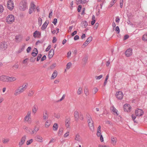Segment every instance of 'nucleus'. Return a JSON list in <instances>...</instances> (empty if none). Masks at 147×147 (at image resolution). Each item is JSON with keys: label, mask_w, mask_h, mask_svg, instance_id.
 Wrapping results in <instances>:
<instances>
[{"label": "nucleus", "mask_w": 147, "mask_h": 147, "mask_svg": "<svg viewBox=\"0 0 147 147\" xmlns=\"http://www.w3.org/2000/svg\"><path fill=\"white\" fill-rule=\"evenodd\" d=\"M87 122L88 126L92 132L94 131V127L93 124V121L92 117L90 115L87 116Z\"/></svg>", "instance_id": "obj_1"}, {"label": "nucleus", "mask_w": 147, "mask_h": 147, "mask_svg": "<svg viewBox=\"0 0 147 147\" xmlns=\"http://www.w3.org/2000/svg\"><path fill=\"white\" fill-rule=\"evenodd\" d=\"M27 3L26 1L24 0H22L20 3L19 6V9L22 11H24L27 8Z\"/></svg>", "instance_id": "obj_2"}, {"label": "nucleus", "mask_w": 147, "mask_h": 147, "mask_svg": "<svg viewBox=\"0 0 147 147\" xmlns=\"http://www.w3.org/2000/svg\"><path fill=\"white\" fill-rule=\"evenodd\" d=\"M14 20L15 17L12 14H9L6 17V21L8 24H11L14 22Z\"/></svg>", "instance_id": "obj_3"}, {"label": "nucleus", "mask_w": 147, "mask_h": 147, "mask_svg": "<svg viewBox=\"0 0 147 147\" xmlns=\"http://www.w3.org/2000/svg\"><path fill=\"white\" fill-rule=\"evenodd\" d=\"M7 7L10 10H13L14 7V4L13 1L11 0H8L7 2Z\"/></svg>", "instance_id": "obj_4"}, {"label": "nucleus", "mask_w": 147, "mask_h": 147, "mask_svg": "<svg viewBox=\"0 0 147 147\" xmlns=\"http://www.w3.org/2000/svg\"><path fill=\"white\" fill-rule=\"evenodd\" d=\"M31 112L30 111L28 112L24 118V121L27 122L28 123L30 124L31 123Z\"/></svg>", "instance_id": "obj_5"}, {"label": "nucleus", "mask_w": 147, "mask_h": 147, "mask_svg": "<svg viewBox=\"0 0 147 147\" xmlns=\"http://www.w3.org/2000/svg\"><path fill=\"white\" fill-rule=\"evenodd\" d=\"M23 129L27 133L32 134H34V131L33 129L26 126H24L23 127Z\"/></svg>", "instance_id": "obj_6"}, {"label": "nucleus", "mask_w": 147, "mask_h": 147, "mask_svg": "<svg viewBox=\"0 0 147 147\" xmlns=\"http://www.w3.org/2000/svg\"><path fill=\"white\" fill-rule=\"evenodd\" d=\"M115 96L118 99L121 100L123 98V94L122 92L121 91H118L116 92Z\"/></svg>", "instance_id": "obj_7"}, {"label": "nucleus", "mask_w": 147, "mask_h": 147, "mask_svg": "<svg viewBox=\"0 0 147 147\" xmlns=\"http://www.w3.org/2000/svg\"><path fill=\"white\" fill-rule=\"evenodd\" d=\"M123 108L125 112H129L131 111V107L130 105L125 104L123 105Z\"/></svg>", "instance_id": "obj_8"}, {"label": "nucleus", "mask_w": 147, "mask_h": 147, "mask_svg": "<svg viewBox=\"0 0 147 147\" xmlns=\"http://www.w3.org/2000/svg\"><path fill=\"white\" fill-rule=\"evenodd\" d=\"M143 111L140 109H137L135 111V114L137 116H141L143 114Z\"/></svg>", "instance_id": "obj_9"}, {"label": "nucleus", "mask_w": 147, "mask_h": 147, "mask_svg": "<svg viewBox=\"0 0 147 147\" xmlns=\"http://www.w3.org/2000/svg\"><path fill=\"white\" fill-rule=\"evenodd\" d=\"M33 36L34 38H40L41 36V32L38 30H36L33 33Z\"/></svg>", "instance_id": "obj_10"}, {"label": "nucleus", "mask_w": 147, "mask_h": 147, "mask_svg": "<svg viewBox=\"0 0 147 147\" xmlns=\"http://www.w3.org/2000/svg\"><path fill=\"white\" fill-rule=\"evenodd\" d=\"M110 142L113 146H115L117 143V138L116 137L113 136L111 137V138Z\"/></svg>", "instance_id": "obj_11"}, {"label": "nucleus", "mask_w": 147, "mask_h": 147, "mask_svg": "<svg viewBox=\"0 0 147 147\" xmlns=\"http://www.w3.org/2000/svg\"><path fill=\"white\" fill-rule=\"evenodd\" d=\"M28 87V84L27 83H24L22 86H20L19 88L21 91L22 92H23L26 90Z\"/></svg>", "instance_id": "obj_12"}, {"label": "nucleus", "mask_w": 147, "mask_h": 147, "mask_svg": "<svg viewBox=\"0 0 147 147\" xmlns=\"http://www.w3.org/2000/svg\"><path fill=\"white\" fill-rule=\"evenodd\" d=\"M132 50L131 49H128L125 52V55L127 57L130 56L132 53Z\"/></svg>", "instance_id": "obj_13"}, {"label": "nucleus", "mask_w": 147, "mask_h": 147, "mask_svg": "<svg viewBox=\"0 0 147 147\" xmlns=\"http://www.w3.org/2000/svg\"><path fill=\"white\" fill-rule=\"evenodd\" d=\"M26 139V136H23L21 139L19 143V145L22 146L25 142Z\"/></svg>", "instance_id": "obj_14"}, {"label": "nucleus", "mask_w": 147, "mask_h": 147, "mask_svg": "<svg viewBox=\"0 0 147 147\" xmlns=\"http://www.w3.org/2000/svg\"><path fill=\"white\" fill-rule=\"evenodd\" d=\"M0 81L3 82H7V76L5 75L0 76Z\"/></svg>", "instance_id": "obj_15"}, {"label": "nucleus", "mask_w": 147, "mask_h": 147, "mask_svg": "<svg viewBox=\"0 0 147 147\" xmlns=\"http://www.w3.org/2000/svg\"><path fill=\"white\" fill-rule=\"evenodd\" d=\"M16 78L13 76H7V82H12L16 80Z\"/></svg>", "instance_id": "obj_16"}, {"label": "nucleus", "mask_w": 147, "mask_h": 147, "mask_svg": "<svg viewBox=\"0 0 147 147\" xmlns=\"http://www.w3.org/2000/svg\"><path fill=\"white\" fill-rule=\"evenodd\" d=\"M35 10V6L34 4H31V6L30 7L29 13L30 14H31Z\"/></svg>", "instance_id": "obj_17"}, {"label": "nucleus", "mask_w": 147, "mask_h": 147, "mask_svg": "<svg viewBox=\"0 0 147 147\" xmlns=\"http://www.w3.org/2000/svg\"><path fill=\"white\" fill-rule=\"evenodd\" d=\"M7 45L5 42L1 43L0 45V48L3 50H5L7 48Z\"/></svg>", "instance_id": "obj_18"}, {"label": "nucleus", "mask_w": 147, "mask_h": 147, "mask_svg": "<svg viewBox=\"0 0 147 147\" xmlns=\"http://www.w3.org/2000/svg\"><path fill=\"white\" fill-rule=\"evenodd\" d=\"M54 54V51L53 49H51L49 52L48 57L50 59L51 58Z\"/></svg>", "instance_id": "obj_19"}, {"label": "nucleus", "mask_w": 147, "mask_h": 147, "mask_svg": "<svg viewBox=\"0 0 147 147\" xmlns=\"http://www.w3.org/2000/svg\"><path fill=\"white\" fill-rule=\"evenodd\" d=\"M57 76V72L56 70L54 71L51 77V80H53L55 79Z\"/></svg>", "instance_id": "obj_20"}, {"label": "nucleus", "mask_w": 147, "mask_h": 147, "mask_svg": "<svg viewBox=\"0 0 147 147\" xmlns=\"http://www.w3.org/2000/svg\"><path fill=\"white\" fill-rule=\"evenodd\" d=\"M70 121L69 118H67L65 121V124L67 128H68L70 125Z\"/></svg>", "instance_id": "obj_21"}, {"label": "nucleus", "mask_w": 147, "mask_h": 147, "mask_svg": "<svg viewBox=\"0 0 147 147\" xmlns=\"http://www.w3.org/2000/svg\"><path fill=\"white\" fill-rule=\"evenodd\" d=\"M38 109V107L37 105H34L32 108V113L34 114H35Z\"/></svg>", "instance_id": "obj_22"}, {"label": "nucleus", "mask_w": 147, "mask_h": 147, "mask_svg": "<svg viewBox=\"0 0 147 147\" xmlns=\"http://www.w3.org/2000/svg\"><path fill=\"white\" fill-rule=\"evenodd\" d=\"M111 110L114 113V114L117 115H118L117 110L114 107H112L110 108Z\"/></svg>", "instance_id": "obj_23"}, {"label": "nucleus", "mask_w": 147, "mask_h": 147, "mask_svg": "<svg viewBox=\"0 0 147 147\" xmlns=\"http://www.w3.org/2000/svg\"><path fill=\"white\" fill-rule=\"evenodd\" d=\"M51 124V121L49 120H47L45 122V126L46 128H48L50 126Z\"/></svg>", "instance_id": "obj_24"}, {"label": "nucleus", "mask_w": 147, "mask_h": 147, "mask_svg": "<svg viewBox=\"0 0 147 147\" xmlns=\"http://www.w3.org/2000/svg\"><path fill=\"white\" fill-rule=\"evenodd\" d=\"M49 24V22L48 21H46L44 24L42 25L41 29L42 30H44L47 27V25Z\"/></svg>", "instance_id": "obj_25"}, {"label": "nucleus", "mask_w": 147, "mask_h": 147, "mask_svg": "<svg viewBox=\"0 0 147 147\" xmlns=\"http://www.w3.org/2000/svg\"><path fill=\"white\" fill-rule=\"evenodd\" d=\"M58 125L57 123H55L53 126V130L54 131H57L58 128Z\"/></svg>", "instance_id": "obj_26"}, {"label": "nucleus", "mask_w": 147, "mask_h": 147, "mask_svg": "<svg viewBox=\"0 0 147 147\" xmlns=\"http://www.w3.org/2000/svg\"><path fill=\"white\" fill-rule=\"evenodd\" d=\"M22 93L20 89L18 88V89L16 90L14 93V95L15 96H17L19 95Z\"/></svg>", "instance_id": "obj_27"}, {"label": "nucleus", "mask_w": 147, "mask_h": 147, "mask_svg": "<svg viewBox=\"0 0 147 147\" xmlns=\"http://www.w3.org/2000/svg\"><path fill=\"white\" fill-rule=\"evenodd\" d=\"M36 140L39 142H43L42 138L39 136H36Z\"/></svg>", "instance_id": "obj_28"}, {"label": "nucleus", "mask_w": 147, "mask_h": 147, "mask_svg": "<svg viewBox=\"0 0 147 147\" xmlns=\"http://www.w3.org/2000/svg\"><path fill=\"white\" fill-rule=\"evenodd\" d=\"M38 53V52L37 49L34 48L32 52V56L35 57L37 55Z\"/></svg>", "instance_id": "obj_29"}, {"label": "nucleus", "mask_w": 147, "mask_h": 147, "mask_svg": "<svg viewBox=\"0 0 147 147\" xmlns=\"http://www.w3.org/2000/svg\"><path fill=\"white\" fill-rule=\"evenodd\" d=\"M82 92V88L81 87H79L78 88V89L77 91V93L78 95H80L81 94Z\"/></svg>", "instance_id": "obj_30"}, {"label": "nucleus", "mask_w": 147, "mask_h": 147, "mask_svg": "<svg viewBox=\"0 0 147 147\" xmlns=\"http://www.w3.org/2000/svg\"><path fill=\"white\" fill-rule=\"evenodd\" d=\"M26 45L24 44L19 49V50L18 51V53H20L24 49V48L25 47Z\"/></svg>", "instance_id": "obj_31"}, {"label": "nucleus", "mask_w": 147, "mask_h": 147, "mask_svg": "<svg viewBox=\"0 0 147 147\" xmlns=\"http://www.w3.org/2000/svg\"><path fill=\"white\" fill-rule=\"evenodd\" d=\"M74 117L76 120H77L79 118V113L77 111H76L74 113Z\"/></svg>", "instance_id": "obj_32"}, {"label": "nucleus", "mask_w": 147, "mask_h": 147, "mask_svg": "<svg viewBox=\"0 0 147 147\" xmlns=\"http://www.w3.org/2000/svg\"><path fill=\"white\" fill-rule=\"evenodd\" d=\"M75 140L80 142L81 140L80 136L78 134H77L75 137Z\"/></svg>", "instance_id": "obj_33"}, {"label": "nucleus", "mask_w": 147, "mask_h": 147, "mask_svg": "<svg viewBox=\"0 0 147 147\" xmlns=\"http://www.w3.org/2000/svg\"><path fill=\"white\" fill-rule=\"evenodd\" d=\"M142 39L144 41H147V33L144 34L143 35Z\"/></svg>", "instance_id": "obj_34"}, {"label": "nucleus", "mask_w": 147, "mask_h": 147, "mask_svg": "<svg viewBox=\"0 0 147 147\" xmlns=\"http://www.w3.org/2000/svg\"><path fill=\"white\" fill-rule=\"evenodd\" d=\"M84 92L86 96H88L89 94L88 89L87 88H85L84 90Z\"/></svg>", "instance_id": "obj_35"}, {"label": "nucleus", "mask_w": 147, "mask_h": 147, "mask_svg": "<svg viewBox=\"0 0 147 147\" xmlns=\"http://www.w3.org/2000/svg\"><path fill=\"white\" fill-rule=\"evenodd\" d=\"M63 131V129L62 128H60L59 129L58 132V134L59 135H61L62 134Z\"/></svg>", "instance_id": "obj_36"}, {"label": "nucleus", "mask_w": 147, "mask_h": 147, "mask_svg": "<svg viewBox=\"0 0 147 147\" xmlns=\"http://www.w3.org/2000/svg\"><path fill=\"white\" fill-rule=\"evenodd\" d=\"M78 3L84 4L87 2L86 0H78Z\"/></svg>", "instance_id": "obj_37"}, {"label": "nucleus", "mask_w": 147, "mask_h": 147, "mask_svg": "<svg viewBox=\"0 0 147 147\" xmlns=\"http://www.w3.org/2000/svg\"><path fill=\"white\" fill-rule=\"evenodd\" d=\"M33 142V140L32 139H30L28 140L26 142V144L27 145H29L30 144Z\"/></svg>", "instance_id": "obj_38"}, {"label": "nucleus", "mask_w": 147, "mask_h": 147, "mask_svg": "<svg viewBox=\"0 0 147 147\" xmlns=\"http://www.w3.org/2000/svg\"><path fill=\"white\" fill-rule=\"evenodd\" d=\"M92 40V37L91 36L89 37L87 39L86 41L88 43H89Z\"/></svg>", "instance_id": "obj_39"}, {"label": "nucleus", "mask_w": 147, "mask_h": 147, "mask_svg": "<svg viewBox=\"0 0 147 147\" xmlns=\"http://www.w3.org/2000/svg\"><path fill=\"white\" fill-rule=\"evenodd\" d=\"M88 44L89 43L86 41V42L82 45V48H84L88 45Z\"/></svg>", "instance_id": "obj_40"}, {"label": "nucleus", "mask_w": 147, "mask_h": 147, "mask_svg": "<svg viewBox=\"0 0 147 147\" xmlns=\"http://www.w3.org/2000/svg\"><path fill=\"white\" fill-rule=\"evenodd\" d=\"M4 7L3 6L1 5H0V14L2 13L4 10Z\"/></svg>", "instance_id": "obj_41"}, {"label": "nucleus", "mask_w": 147, "mask_h": 147, "mask_svg": "<svg viewBox=\"0 0 147 147\" xmlns=\"http://www.w3.org/2000/svg\"><path fill=\"white\" fill-rule=\"evenodd\" d=\"M69 131H67L64 134L63 136L65 138H67L69 136Z\"/></svg>", "instance_id": "obj_42"}, {"label": "nucleus", "mask_w": 147, "mask_h": 147, "mask_svg": "<svg viewBox=\"0 0 147 147\" xmlns=\"http://www.w3.org/2000/svg\"><path fill=\"white\" fill-rule=\"evenodd\" d=\"M71 65V63H68L66 65V69H69L70 68Z\"/></svg>", "instance_id": "obj_43"}, {"label": "nucleus", "mask_w": 147, "mask_h": 147, "mask_svg": "<svg viewBox=\"0 0 147 147\" xmlns=\"http://www.w3.org/2000/svg\"><path fill=\"white\" fill-rule=\"evenodd\" d=\"M54 116L57 119H59L60 117V114L59 113H55Z\"/></svg>", "instance_id": "obj_44"}, {"label": "nucleus", "mask_w": 147, "mask_h": 147, "mask_svg": "<svg viewBox=\"0 0 147 147\" xmlns=\"http://www.w3.org/2000/svg\"><path fill=\"white\" fill-rule=\"evenodd\" d=\"M48 118V115H43V118L45 120H47Z\"/></svg>", "instance_id": "obj_45"}, {"label": "nucleus", "mask_w": 147, "mask_h": 147, "mask_svg": "<svg viewBox=\"0 0 147 147\" xmlns=\"http://www.w3.org/2000/svg\"><path fill=\"white\" fill-rule=\"evenodd\" d=\"M56 63H53L50 66V68L52 69H53L56 67Z\"/></svg>", "instance_id": "obj_46"}, {"label": "nucleus", "mask_w": 147, "mask_h": 147, "mask_svg": "<svg viewBox=\"0 0 147 147\" xmlns=\"http://www.w3.org/2000/svg\"><path fill=\"white\" fill-rule=\"evenodd\" d=\"M115 31H116V33L117 34H118L120 32V29L119 28L118 26H117L116 28L115 29Z\"/></svg>", "instance_id": "obj_47"}, {"label": "nucleus", "mask_w": 147, "mask_h": 147, "mask_svg": "<svg viewBox=\"0 0 147 147\" xmlns=\"http://www.w3.org/2000/svg\"><path fill=\"white\" fill-rule=\"evenodd\" d=\"M103 77L102 75H100L99 76H96L95 78L96 80H99L101 79Z\"/></svg>", "instance_id": "obj_48"}, {"label": "nucleus", "mask_w": 147, "mask_h": 147, "mask_svg": "<svg viewBox=\"0 0 147 147\" xmlns=\"http://www.w3.org/2000/svg\"><path fill=\"white\" fill-rule=\"evenodd\" d=\"M4 98L2 96H0V104H1L4 100Z\"/></svg>", "instance_id": "obj_49"}, {"label": "nucleus", "mask_w": 147, "mask_h": 147, "mask_svg": "<svg viewBox=\"0 0 147 147\" xmlns=\"http://www.w3.org/2000/svg\"><path fill=\"white\" fill-rule=\"evenodd\" d=\"M9 141V139L8 138H5L4 139L3 141V142L4 143H6L8 142Z\"/></svg>", "instance_id": "obj_50"}, {"label": "nucleus", "mask_w": 147, "mask_h": 147, "mask_svg": "<svg viewBox=\"0 0 147 147\" xmlns=\"http://www.w3.org/2000/svg\"><path fill=\"white\" fill-rule=\"evenodd\" d=\"M38 25L39 26H40L42 24V19L39 18L38 19Z\"/></svg>", "instance_id": "obj_51"}, {"label": "nucleus", "mask_w": 147, "mask_h": 147, "mask_svg": "<svg viewBox=\"0 0 147 147\" xmlns=\"http://www.w3.org/2000/svg\"><path fill=\"white\" fill-rule=\"evenodd\" d=\"M98 89L97 88H95L94 89L93 91V93L94 94H95L98 91Z\"/></svg>", "instance_id": "obj_52"}, {"label": "nucleus", "mask_w": 147, "mask_h": 147, "mask_svg": "<svg viewBox=\"0 0 147 147\" xmlns=\"http://www.w3.org/2000/svg\"><path fill=\"white\" fill-rule=\"evenodd\" d=\"M19 65L18 64H15L13 66V68L15 69H17L18 68Z\"/></svg>", "instance_id": "obj_53"}, {"label": "nucleus", "mask_w": 147, "mask_h": 147, "mask_svg": "<svg viewBox=\"0 0 147 147\" xmlns=\"http://www.w3.org/2000/svg\"><path fill=\"white\" fill-rule=\"evenodd\" d=\"M98 147H110L108 145H105L99 144L98 145Z\"/></svg>", "instance_id": "obj_54"}, {"label": "nucleus", "mask_w": 147, "mask_h": 147, "mask_svg": "<svg viewBox=\"0 0 147 147\" xmlns=\"http://www.w3.org/2000/svg\"><path fill=\"white\" fill-rule=\"evenodd\" d=\"M82 23L83 26L85 28L88 25L87 22L86 21H84Z\"/></svg>", "instance_id": "obj_55"}, {"label": "nucleus", "mask_w": 147, "mask_h": 147, "mask_svg": "<svg viewBox=\"0 0 147 147\" xmlns=\"http://www.w3.org/2000/svg\"><path fill=\"white\" fill-rule=\"evenodd\" d=\"M87 60L88 57H84L82 59L83 61L85 63H86L87 62Z\"/></svg>", "instance_id": "obj_56"}, {"label": "nucleus", "mask_w": 147, "mask_h": 147, "mask_svg": "<svg viewBox=\"0 0 147 147\" xmlns=\"http://www.w3.org/2000/svg\"><path fill=\"white\" fill-rule=\"evenodd\" d=\"M123 0H120V7L121 8H122L123 7Z\"/></svg>", "instance_id": "obj_57"}, {"label": "nucleus", "mask_w": 147, "mask_h": 147, "mask_svg": "<svg viewBox=\"0 0 147 147\" xmlns=\"http://www.w3.org/2000/svg\"><path fill=\"white\" fill-rule=\"evenodd\" d=\"M34 93V92L32 90H31L30 91L28 95L29 96H32V95Z\"/></svg>", "instance_id": "obj_58"}, {"label": "nucleus", "mask_w": 147, "mask_h": 147, "mask_svg": "<svg viewBox=\"0 0 147 147\" xmlns=\"http://www.w3.org/2000/svg\"><path fill=\"white\" fill-rule=\"evenodd\" d=\"M38 127H35L34 128V129H33V130H34V133H36L37 131H38Z\"/></svg>", "instance_id": "obj_59"}, {"label": "nucleus", "mask_w": 147, "mask_h": 147, "mask_svg": "<svg viewBox=\"0 0 147 147\" xmlns=\"http://www.w3.org/2000/svg\"><path fill=\"white\" fill-rule=\"evenodd\" d=\"M101 129V126L99 125L98 127V128L97 129V132H99L101 133V131L100 130Z\"/></svg>", "instance_id": "obj_60"}, {"label": "nucleus", "mask_w": 147, "mask_h": 147, "mask_svg": "<svg viewBox=\"0 0 147 147\" xmlns=\"http://www.w3.org/2000/svg\"><path fill=\"white\" fill-rule=\"evenodd\" d=\"M51 45H49L48 47L46 49L45 51H49L51 48Z\"/></svg>", "instance_id": "obj_61"}, {"label": "nucleus", "mask_w": 147, "mask_h": 147, "mask_svg": "<svg viewBox=\"0 0 147 147\" xmlns=\"http://www.w3.org/2000/svg\"><path fill=\"white\" fill-rule=\"evenodd\" d=\"M57 22V20L56 18H54L53 22V23L55 25Z\"/></svg>", "instance_id": "obj_62"}, {"label": "nucleus", "mask_w": 147, "mask_h": 147, "mask_svg": "<svg viewBox=\"0 0 147 147\" xmlns=\"http://www.w3.org/2000/svg\"><path fill=\"white\" fill-rule=\"evenodd\" d=\"M137 116H136V114L135 115H134V114L132 115L131 117H132V119H133V120H134L136 118Z\"/></svg>", "instance_id": "obj_63"}, {"label": "nucleus", "mask_w": 147, "mask_h": 147, "mask_svg": "<svg viewBox=\"0 0 147 147\" xmlns=\"http://www.w3.org/2000/svg\"><path fill=\"white\" fill-rule=\"evenodd\" d=\"M41 56H42V55L41 54L38 55V56L37 57V59H36V60L37 61H38L39 60V59L41 58Z\"/></svg>", "instance_id": "obj_64"}]
</instances>
